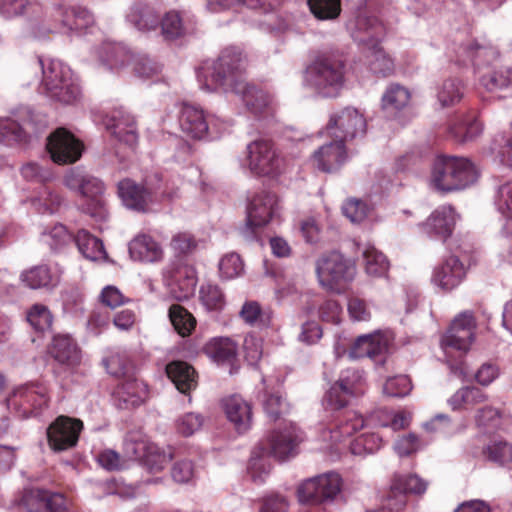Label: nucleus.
I'll return each instance as SVG.
<instances>
[{"mask_svg":"<svg viewBox=\"0 0 512 512\" xmlns=\"http://www.w3.org/2000/svg\"><path fill=\"white\" fill-rule=\"evenodd\" d=\"M127 448H132L134 451L135 458H145L146 464L152 471L162 470L172 459V451L169 448L168 451L159 448L156 445L147 446L146 454L142 455L138 453L135 443H128Z\"/></svg>","mask_w":512,"mask_h":512,"instance_id":"58836bf2","label":"nucleus"},{"mask_svg":"<svg viewBox=\"0 0 512 512\" xmlns=\"http://www.w3.org/2000/svg\"><path fill=\"white\" fill-rule=\"evenodd\" d=\"M482 85L489 91L506 88L512 85V68L501 67L481 78Z\"/></svg>","mask_w":512,"mask_h":512,"instance_id":"4d7b16f0","label":"nucleus"},{"mask_svg":"<svg viewBox=\"0 0 512 512\" xmlns=\"http://www.w3.org/2000/svg\"><path fill=\"white\" fill-rule=\"evenodd\" d=\"M279 210L277 196L273 193L262 191L256 194L247 208V220L241 229L243 237L247 240L254 239L256 229L267 225Z\"/></svg>","mask_w":512,"mask_h":512,"instance_id":"6e6552de","label":"nucleus"},{"mask_svg":"<svg viewBox=\"0 0 512 512\" xmlns=\"http://www.w3.org/2000/svg\"><path fill=\"white\" fill-rule=\"evenodd\" d=\"M167 376L183 394H188L197 387L195 369L184 361H173L166 366Z\"/></svg>","mask_w":512,"mask_h":512,"instance_id":"c756f323","label":"nucleus"},{"mask_svg":"<svg viewBox=\"0 0 512 512\" xmlns=\"http://www.w3.org/2000/svg\"><path fill=\"white\" fill-rule=\"evenodd\" d=\"M72 240V234L63 224L60 223L55 224L49 230L42 233V241L53 251L61 250L70 244Z\"/></svg>","mask_w":512,"mask_h":512,"instance_id":"8fccbe9b","label":"nucleus"},{"mask_svg":"<svg viewBox=\"0 0 512 512\" xmlns=\"http://www.w3.org/2000/svg\"><path fill=\"white\" fill-rule=\"evenodd\" d=\"M466 277V267L457 256L447 257L433 270L431 281L445 292L458 287Z\"/></svg>","mask_w":512,"mask_h":512,"instance_id":"aec40b11","label":"nucleus"},{"mask_svg":"<svg viewBox=\"0 0 512 512\" xmlns=\"http://www.w3.org/2000/svg\"><path fill=\"white\" fill-rule=\"evenodd\" d=\"M22 281L32 289L49 288L57 285L58 276L46 265L35 266L21 275Z\"/></svg>","mask_w":512,"mask_h":512,"instance_id":"4c0bfd02","label":"nucleus"},{"mask_svg":"<svg viewBox=\"0 0 512 512\" xmlns=\"http://www.w3.org/2000/svg\"><path fill=\"white\" fill-rule=\"evenodd\" d=\"M363 417L355 411L340 412L336 417V423L332 438L337 441L341 437H348L364 427Z\"/></svg>","mask_w":512,"mask_h":512,"instance_id":"c9c22d12","label":"nucleus"},{"mask_svg":"<svg viewBox=\"0 0 512 512\" xmlns=\"http://www.w3.org/2000/svg\"><path fill=\"white\" fill-rule=\"evenodd\" d=\"M33 124L30 120L19 124L10 118L0 119V143L27 141Z\"/></svg>","mask_w":512,"mask_h":512,"instance_id":"f704fd0d","label":"nucleus"},{"mask_svg":"<svg viewBox=\"0 0 512 512\" xmlns=\"http://www.w3.org/2000/svg\"><path fill=\"white\" fill-rule=\"evenodd\" d=\"M382 438L374 433L364 434L356 438L350 445V450L354 455L371 454L380 449Z\"/></svg>","mask_w":512,"mask_h":512,"instance_id":"13d9d810","label":"nucleus"},{"mask_svg":"<svg viewBox=\"0 0 512 512\" xmlns=\"http://www.w3.org/2000/svg\"><path fill=\"white\" fill-rule=\"evenodd\" d=\"M127 19L140 31L154 30L159 25V15L155 8L143 2H137L130 8Z\"/></svg>","mask_w":512,"mask_h":512,"instance_id":"72a5a7b5","label":"nucleus"},{"mask_svg":"<svg viewBox=\"0 0 512 512\" xmlns=\"http://www.w3.org/2000/svg\"><path fill=\"white\" fill-rule=\"evenodd\" d=\"M199 298L208 311H219L225 306V296L216 284H203L199 290Z\"/></svg>","mask_w":512,"mask_h":512,"instance_id":"09e8293b","label":"nucleus"},{"mask_svg":"<svg viewBox=\"0 0 512 512\" xmlns=\"http://www.w3.org/2000/svg\"><path fill=\"white\" fill-rule=\"evenodd\" d=\"M428 488V482L417 474L394 475L388 494V507L395 512H402L407 505V495H423Z\"/></svg>","mask_w":512,"mask_h":512,"instance_id":"ddd939ff","label":"nucleus"},{"mask_svg":"<svg viewBox=\"0 0 512 512\" xmlns=\"http://www.w3.org/2000/svg\"><path fill=\"white\" fill-rule=\"evenodd\" d=\"M341 490V478L329 472L305 480L297 489L301 503L321 504L333 500Z\"/></svg>","mask_w":512,"mask_h":512,"instance_id":"9d476101","label":"nucleus"},{"mask_svg":"<svg viewBox=\"0 0 512 512\" xmlns=\"http://www.w3.org/2000/svg\"><path fill=\"white\" fill-rule=\"evenodd\" d=\"M491 150L497 154L501 163L512 168V137L497 135L493 140Z\"/></svg>","mask_w":512,"mask_h":512,"instance_id":"69168bd1","label":"nucleus"},{"mask_svg":"<svg viewBox=\"0 0 512 512\" xmlns=\"http://www.w3.org/2000/svg\"><path fill=\"white\" fill-rule=\"evenodd\" d=\"M246 65L247 57L239 47H225L211 66V81L216 87L234 93L239 83H246Z\"/></svg>","mask_w":512,"mask_h":512,"instance_id":"39448f33","label":"nucleus"},{"mask_svg":"<svg viewBox=\"0 0 512 512\" xmlns=\"http://www.w3.org/2000/svg\"><path fill=\"white\" fill-rule=\"evenodd\" d=\"M366 121L355 108L346 107L331 114L326 132L331 137L345 142L359 134H364Z\"/></svg>","mask_w":512,"mask_h":512,"instance_id":"9b49d317","label":"nucleus"},{"mask_svg":"<svg viewBox=\"0 0 512 512\" xmlns=\"http://www.w3.org/2000/svg\"><path fill=\"white\" fill-rule=\"evenodd\" d=\"M346 65L339 53L317 55L305 71L306 83L323 97H336L344 86Z\"/></svg>","mask_w":512,"mask_h":512,"instance_id":"f257e3e1","label":"nucleus"},{"mask_svg":"<svg viewBox=\"0 0 512 512\" xmlns=\"http://www.w3.org/2000/svg\"><path fill=\"white\" fill-rule=\"evenodd\" d=\"M223 408L228 420L238 432H245L251 427V405L242 397L233 395L223 400Z\"/></svg>","mask_w":512,"mask_h":512,"instance_id":"c85d7f7f","label":"nucleus"},{"mask_svg":"<svg viewBox=\"0 0 512 512\" xmlns=\"http://www.w3.org/2000/svg\"><path fill=\"white\" fill-rule=\"evenodd\" d=\"M476 320L472 312L459 314L451 323L448 331L441 339V347L449 355L454 351L465 354L474 341Z\"/></svg>","mask_w":512,"mask_h":512,"instance_id":"1a4fd4ad","label":"nucleus"},{"mask_svg":"<svg viewBox=\"0 0 512 512\" xmlns=\"http://www.w3.org/2000/svg\"><path fill=\"white\" fill-rule=\"evenodd\" d=\"M61 197L53 191L45 188L40 196L35 200L34 205L41 213H54L61 205Z\"/></svg>","mask_w":512,"mask_h":512,"instance_id":"338daca9","label":"nucleus"},{"mask_svg":"<svg viewBox=\"0 0 512 512\" xmlns=\"http://www.w3.org/2000/svg\"><path fill=\"white\" fill-rule=\"evenodd\" d=\"M491 462L512 470V443L493 441L484 450Z\"/></svg>","mask_w":512,"mask_h":512,"instance_id":"a18cd8bd","label":"nucleus"},{"mask_svg":"<svg viewBox=\"0 0 512 512\" xmlns=\"http://www.w3.org/2000/svg\"><path fill=\"white\" fill-rule=\"evenodd\" d=\"M118 194L127 208L138 212H146L152 202V192L128 178L118 183Z\"/></svg>","mask_w":512,"mask_h":512,"instance_id":"b1692460","label":"nucleus"},{"mask_svg":"<svg viewBox=\"0 0 512 512\" xmlns=\"http://www.w3.org/2000/svg\"><path fill=\"white\" fill-rule=\"evenodd\" d=\"M238 95L247 109L255 115H265L275 110L273 96L251 83H239L234 92Z\"/></svg>","mask_w":512,"mask_h":512,"instance_id":"412c9836","label":"nucleus"},{"mask_svg":"<svg viewBox=\"0 0 512 512\" xmlns=\"http://www.w3.org/2000/svg\"><path fill=\"white\" fill-rule=\"evenodd\" d=\"M161 33L166 40H174L185 34V27L180 14L176 11L167 12L162 18Z\"/></svg>","mask_w":512,"mask_h":512,"instance_id":"864d4df0","label":"nucleus"},{"mask_svg":"<svg viewBox=\"0 0 512 512\" xmlns=\"http://www.w3.org/2000/svg\"><path fill=\"white\" fill-rule=\"evenodd\" d=\"M409 99L410 93L405 87L399 84H391L382 96V108L388 112H396L404 108Z\"/></svg>","mask_w":512,"mask_h":512,"instance_id":"79ce46f5","label":"nucleus"},{"mask_svg":"<svg viewBox=\"0 0 512 512\" xmlns=\"http://www.w3.org/2000/svg\"><path fill=\"white\" fill-rule=\"evenodd\" d=\"M80 94L81 91L77 79L71 72L69 76L62 80L60 85L56 86L47 95L59 102L71 104L79 98Z\"/></svg>","mask_w":512,"mask_h":512,"instance_id":"37998d69","label":"nucleus"},{"mask_svg":"<svg viewBox=\"0 0 512 512\" xmlns=\"http://www.w3.org/2000/svg\"><path fill=\"white\" fill-rule=\"evenodd\" d=\"M105 125L107 130L118 142L133 149L138 142V132L134 117L123 108L113 110L107 116Z\"/></svg>","mask_w":512,"mask_h":512,"instance_id":"f3484780","label":"nucleus"},{"mask_svg":"<svg viewBox=\"0 0 512 512\" xmlns=\"http://www.w3.org/2000/svg\"><path fill=\"white\" fill-rule=\"evenodd\" d=\"M244 270V264L240 256L236 253H229L223 256L219 262V271L223 278L232 279Z\"/></svg>","mask_w":512,"mask_h":512,"instance_id":"680f3d73","label":"nucleus"},{"mask_svg":"<svg viewBox=\"0 0 512 512\" xmlns=\"http://www.w3.org/2000/svg\"><path fill=\"white\" fill-rule=\"evenodd\" d=\"M487 400L488 396L480 388L464 386L448 399V404L453 411L471 410Z\"/></svg>","mask_w":512,"mask_h":512,"instance_id":"2f4dec72","label":"nucleus"},{"mask_svg":"<svg viewBox=\"0 0 512 512\" xmlns=\"http://www.w3.org/2000/svg\"><path fill=\"white\" fill-rule=\"evenodd\" d=\"M74 241L80 253L87 259L97 261L106 258L103 243L86 230L78 231Z\"/></svg>","mask_w":512,"mask_h":512,"instance_id":"e433bc0d","label":"nucleus"},{"mask_svg":"<svg viewBox=\"0 0 512 512\" xmlns=\"http://www.w3.org/2000/svg\"><path fill=\"white\" fill-rule=\"evenodd\" d=\"M27 321L39 332L48 331L53 322V316L47 306L34 304L27 312Z\"/></svg>","mask_w":512,"mask_h":512,"instance_id":"603ef678","label":"nucleus"},{"mask_svg":"<svg viewBox=\"0 0 512 512\" xmlns=\"http://www.w3.org/2000/svg\"><path fill=\"white\" fill-rule=\"evenodd\" d=\"M107 372L115 377L128 376L131 370L129 358L122 353H112L103 360Z\"/></svg>","mask_w":512,"mask_h":512,"instance_id":"bf43d9fd","label":"nucleus"},{"mask_svg":"<svg viewBox=\"0 0 512 512\" xmlns=\"http://www.w3.org/2000/svg\"><path fill=\"white\" fill-rule=\"evenodd\" d=\"M455 224L454 208L451 205H443L435 209L421 226L430 237L446 240L451 236Z\"/></svg>","mask_w":512,"mask_h":512,"instance_id":"4be33fe9","label":"nucleus"},{"mask_svg":"<svg viewBox=\"0 0 512 512\" xmlns=\"http://www.w3.org/2000/svg\"><path fill=\"white\" fill-rule=\"evenodd\" d=\"M248 162L251 171L258 175H271L278 171L280 159L273 143L258 139L247 146Z\"/></svg>","mask_w":512,"mask_h":512,"instance_id":"2eb2a0df","label":"nucleus"},{"mask_svg":"<svg viewBox=\"0 0 512 512\" xmlns=\"http://www.w3.org/2000/svg\"><path fill=\"white\" fill-rule=\"evenodd\" d=\"M48 401L49 396L45 386L30 384L17 388L7 399V405L22 410L23 416L28 417L34 410L46 407Z\"/></svg>","mask_w":512,"mask_h":512,"instance_id":"dca6fc26","label":"nucleus"},{"mask_svg":"<svg viewBox=\"0 0 512 512\" xmlns=\"http://www.w3.org/2000/svg\"><path fill=\"white\" fill-rule=\"evenodd\" d=\"M497 210L507 219H512V181L501 185L495 195Z\"/></svg>","mask_w":512,"mask_h":512,"instance_id":"e2e57ef3","label":"nucleus"},{"mask_svg":"<svg viewBox=\"0 0 512 512\" xmlns=\"http://www.w3.org/2000/svg\"><path fill=\"white\" fill-rule=\"evenodd\" d=\"M436 96L443 108L455 105L463 97V85L456 78H448L437 87Z\"/></svg>","mask_w":512,"mask_h":512,"instance_id":"a19ab883","label":"nucleus"},{"mask_svg":"<svg viewBox=\"0 0 512 512\" xmlns=\"http://www.w3.org/2000/svg\"><path fill=\"white\" fill-rule=\"evenodd\" d=\"M482 124L474 117L460 121L452 128V133L460 142L475 140L481 133Z\"/></svg>","mask_w":512,"mask_h":512,"instance_id":"5fc2aeb1","label":"nucleus"},{"mask_svg":"<svg viewBox=\"0 0 512 512\" xmlns=\"http://www.w3.org/2000/svg\"><path fill=\"white\" fill-rule=\"evenodd\" d=\"M101 60L108 64L110 68H116L125 64L128 59V53L124 47L119 44L105 42L100 48Z\"/></svg>","mask_w":512,"mask_h":512,"instance_id":"6e6d98bb","label":"nucleus"},{"mask_svg":"<svg viewBox=\"0 0 512 512\" xmlns=\"http://www.w3.org/2000/svg\"><path fill=\"white\" fill-rule=\"evenodd\" d=\"M49 492L44 489L25 490L18 503L19 509L22 512H43Z\"/></svg>","mask_w":512,"mask_h":512,"instance_id":"49530a36","label":"nucleus"},{"mask_svg":"<svg viewBox=\"0 0 512 512\" xmlns=\"http://www.w3.org/2000/svg\"><path fill=\"white\" fill-rule=\"evenodd\" d=\"M100 300L105 306L112 309L129 301L116 286L112 285H108L102 289Z\"/></svg>","mask_w":512,"mask_h":512,"instance_id":"774afa93","label":"nucleus"},{"mask_svg":"<svg viewBox=\"0 0 512 512\" xmlns=\"http://www.w3.org/2000/svg\"><path fill=\"white\" fill-rule=\"evenodd\" d=\"M64 182L68 188L78 190L83 197L89 200L82 205V210L85 213L95 218L104 217L102 199L104 184L100 179L80 170H71L65 175Z\"/></svg>","mask_w":512,"mask_h":512,"instance_id":"0eeeda50","label":"nucleus"},{"mask_svg":"<svg viewBox=\"0 0 512 512\" xmlns=\"http://www.w3.org/2000/svg\"><path fill=\"white\" fill-rule=\"evenodd\" d=\"M48 354L59 364L74 366L80 361V350L67 334L55 335L48 346Z\"/></svg>","mask_w":512,"mask_h":512,"instance_id":"cd10ccee","label":"nucleus"},{"mask_svg":"<svg viewBox=\"0 0 512 512\" xmlns=\"http://www.w3.org/2000/svg\"><path fill=\"white\" fill-rule=\"evenodd\" d=\"M302 441V432L294 424L284 429H274L252 452L249 467L253 479H256L254 470L262 466L260 461L264 456H271L278 461L288 460L298 454V446Z\"/></svg>","mask_w":512,"mask_h":512,"instance_id":"20e7f679","label":"nucleus"},{"mask_svg":"<svg viewBox=\"0 0 512 512\" xmlns=\"http://www.w3.org/2000/svg\"><path fill=\"white\" fill-rule=\"evenodd\" d=\"M179 123L182 131L195 139L203 138L208 132V120L204 111L192 104H183Z\"/></svg>","mask_w":512,"mask_h":512,"instance_id":"bb28decb","label":"nucleus"},{"mask_svg":"<svg viewBox=\"0 0 512 512\" xmlns=\"http://www.w3.org/2000/svg\"><path fill=\"white\" fill-rule=\"evenodd\" d=\"M83 423L66 416L58 417L47 429L50 448L56 452L74 447L79 438Z\"/></svg>","mask_w":512,"mask_h":512,"instance_id":"4468645a","label":"nucleus"},{"mask_svg":"<svg viewBox=\"0 0 512 512\" xmlns=\"http://www.w3.org/2000/svg\"><path fill=\"white\" fill-rule=\"evenodd\" d=\"M411 389V380L405 375L390 377L383 386L384 394L389 397H404L410 393Z\"/></svg>","mask_w":512,"mask_h":512,"instance_id":"052dcab7","label":"nucleus"},{"mask_svg":"<svg viewBox=\"0 0 512 512\" xmlns=\"http://www.w3.org/2000/svg\"><path fill=\"white\" fill-rule=\"evenodd\" d=\"M388 351V340L380 334L359 336L349 350V356L353 359L368 357L374 361L381 360V357Z\"/></svg>","mask_w":512,"mask_h":512,"instance_id":"393cba45","label":"nucleus"},{"mask_svg":"<svg viewBox=\"0 0 512 512\" xmlns=\"http://www.w3.org/2000/svg\"><path fill=\"white\" fill-rule=\"evenodd\" d=\"M316 274L319 284L329 291H339L352 281L356 274L354 263L339 252L322 255L316 261Z\"/></svg>","mask_w":512,"mask_h":512,"instance_id":"423d86ee","label":"nucleus"},{"mask_svg":"<svg viewBox=\"0 0 512 512\" xmlns=\"http://www.w3.org/2000/svg\"><path fill=\"white\" fill-rule=\"evenodd\" d=\"M62 10V22L71 30H82L93 22L91 13L83 7H68Z\"/></svg>","mask_w":512,"mask_h":512,"instance_id":"c03bdc74","label":"nucleus"},{"mask_svg":"<svg viewBox=\"0 0 512 512\" xmlns=\"http://www.w3.org/2000/svg\"><path fill=\"white\" fill-rule=\"evenodd\" d=\"M129 253L131 258L142 262H156L163 257L159 243L147 234L138 235L131 240Z\"/></svg>","mask_w":512,"mask_h":512,"instance_id":"7c9ffc66","label":"nucleus"},{"mask_svg":"<svg viewBox=\"0 0 512 512\" xmlns=\"http://www.w3.org/2000/svg\"><path fill=\"white\" fill-rule=\"evenodd\" d=\"M204 419L202 415L189 412L180 416L176 421L177 432L188 437L197 432L203 425Z\"/></svg>","mask_w":512,"mask_h":512,"instance_id":"0e129e2a","label":"nucleus"},{"mask_svg":"<svg viewBox=\"0 0 512 512\" xmlns=\"http://www.w3.org/2000/svg\"><path fill=\"white\" fill-rule=\"evenodd\" d=\"M356 32L354 38L363 45L367 62L372 72L388 75L393 70L392 60L379 46L380 36L384 28L376 17L360 14L355 21Z\"/></svg>","mask_w":512,"mask_h":512,"instance_id":"7ed1b4c3","label":"nucleus"},{"mask_svg":"<svg viewBox=\"0 0 512 512\" xmlns=\"http://www.w3.org/2000/svg\"><path fill=\"white\" fill-rule=\"evenodd\" d=\"M116 404L121 409H131L141 405L148 397L147 385L135 378L121 382L114 392Z\"/></svg>","mask_w":512,"mask_h":512,"instance_id":"a878e982","label":"nucleus"},{"mask_svg":"<svg viewBox=\"0 0 512 512\" xmlns=\"http://www.w3.org/2000/svg\"><path fill=\"white\" fill-rule=\"evenodd\" d=\"M25 72L33 75L35 78L38 74L42 73V84L48 94L54 90L56 86L60 85L62 80L69 76L72 72L71 69L59 60H50L47 64L41 58H33L25 66Z\"/></svg>","mask_w":512,"mask_h":512,"instance_id":"6ab92c4d","label":"nucleus"},{"mask_svg":"<svg viewBox=\"0 0 512 512\" xmlns=\"http://www.w3.org/2000/svg\"><path fill=\"white\" fill-rule=\"evenodd\" d=\"M361 376L355 370H346L339 381H337L325 394L323 405L326 410L340 411L347 404L351 396L356 392V383Z\"/></svg>","mask_w":512,"mask_h":512,"instance_id":"a211bd4d","label":"nucleus"},{"mask_svg":"<svg viewBox=\"0 0 512 512\" xmlns=\"http://www.w3.org/2000/svg\"><path fill=\"white\" fill-rule=\"evenodd\" d=\"M346 158L344 143L334 138L313 153L312 162L317 169L331 173L338 170Z\"/></svg>","mask_w":512,"mask_h":512,"instance_id":"5701e85b","label":"nucleus"},{"mask_svg":"<svg viewBox=\"0 0 512 512\" xmlns=\"http://www.w3.org/2000/svg\"><path fill=\"white\" fill-rule=\"evenodd\" d=\"M479 177L477 167L465 157L438 156L433 164L431 184L441 192L465 189Z\"/></svg>","mask_w":512,"mask_h":512,"instance_id":"f03ea898","label":"nucleus"},{"mask_svg":"<svg viewBox=\"0 0 512 512\" xmlns=\"http://www.w3.org/2000/svg\"><path fill=\"white\" fill-rule=\"evenodd\" d=\"M169 318L179 335L189 336L196 326L195 317L179 304H173L169 308Z\"/></svg>","mask_w":512,"mask_h":512,"instance_id":"ea45409f","label":"nucleus"},{"mask_svg":"<svg viewBox=\"0 0 512 512\" xmlns=\"http://www.w3.org/2000/svg\"><path fill=\"white\" fill-rule=\"evenodd\" d=\"M308 5L319 20H334L341 13V0H308Z\"/></svg>","mask_w":512,"mask_h":512,"instance_id":"3c124183","label":"nucleus"},{"mask_svg":"<svg viewBox=\"0 0 512 512\" xmlns=\"http://www.w3.org/2000/svg\"><path fill=\"white\" fill-rule=\"evenodd\" d=\"M205 354L218 364L230 363L237 356V344L228 337H216L204 346Z\"/></svg>","mask_w":512,"mask_h":512,"instance_id":"473e14b6","label":"nucleus"},{"mask_svg":"<svg viewBox=\"0 0 512 512\" xmlns=\"http://www.w3.org/2000/svg\"><path fill=\"white\" fill-rule=\"evenodd\" d=\"M365 271L368 275L381 277L386 275L389 262L386 256L375 248H367L364 253Z\"/></svg>","mask_w":512,"mask_h":512,"instance_id":"de8ad7c7","label":"nucleus"},{"mask_svg":"<svg viewBox=\"0 0 512 512\" xmlns=\"http://www.w3.org/2000/svg\"><path fill=\"white\" fill-rule=\"evenodd\" d=\"M46 147L53 162L59 165L75 163L83 151V144L65 128L56 129L47 138Z\"/></svg>","mask_w":512,"mask_h":512,"instance_id":"f8f14e48","label":"nucleus"}]
</instances>
